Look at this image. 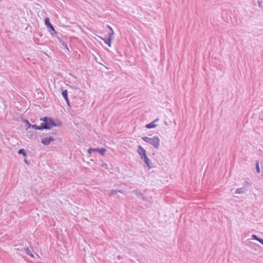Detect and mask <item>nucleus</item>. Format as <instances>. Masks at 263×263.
I'll return each instance as SVG.
<instances>
[{"label":"nucleus","instance_id":"obj_1","mask_svg":"<svg viewBox=\"0 0 263 263\" xmlns=\"http://www.w3.org/2000/svg\"><path fill=\"white\" fill-rule=\"evenodd\" d=\"M40 120L43 122L41 124L42 130L43 129L49 130L53 127L61 126L62 124L60 120H57L55 121L52 118L47 116L41 118Z\"/></svg>","mask_w":263,"mask_h":263},{"label":"nucleus","instance_id":"obj_2","mask_svg":"<svg viewBox=\"0 0 263 263\" xmlns=\"http://www.w3.org/2000/svg\"><path fill=\"white\" fill-rule=\"evenodd\" d=\"M137 153L140 156L141 160H144L145 164L148 167L149 169L153 168V166L150 164V160L148 159L146 155V152L141 145H139L138 147Z\"/></svg>","mask_w":263,"mask_h":263},{"label":"nucleus","instance_id":"obj_3","mask_svg":"<svg viewBox=\"0 0 263 263\" xmlns=\"http://www.w3.org/2000/svg\"><path fill=\"white\" fill-rule=\"evenodd\" d=\"M142 140L149 144L153 146V147L156 149H158L160 145V139L157 136H154L153 138H149L148 137H143Z\"/></svg>","mask_w":263,"mask_h":263},{"label":"nucleus","instance_id":"obj_4","mask_svg":"<svg viewBox=\"0 0 263 263\" xmlns=\"http://www.w3.org/2000/svg\"><path fill=\"white\" fill-rule=\"evenodd\" d=\"M114 31L112 30V32H110L108 34V37L105 36L104 37L99 36L108 46L111 47V42L114 38Z\"/></svg>","mask_w":263,"mask_h":263},{"label":"nucleus","instance_id":"obj_5","mask_svg":"<svg viewBox=\"0 0 263 263\" xmlns=\"http://www.w3.org/2000/svg\"><path fill=\"white\" fill-rule=\"evenodd\" d=\"M107 151V150L105 148H89L88 150V153L89 155H91V154L92 152H98L101 155L104 156L105 152Z\"/></svg>","mask_w":263,"mask_h":263},{"label":"nucleus","instance_id":"obj_6","mask_svg":"<svg viewBox=\"0 0 263 263\" xmlns=\"http://www.w3.org/2000/svg\"><path fill=\"white\" fill-rule=\"evenodd\" d=\"M41 143L44 145H48L51 142H53L55 140V139L53 137V136H49L46 137H41Z\"/></svg>","mask_w":263,"mask_h":263},{"label":"nucleus","instance_id":"obj_7","mask_svg":"<svg viewBox=\"0 0 263 263\" xmlns=\"http://www.w3.org/2000/svg\"><path fill=\"white\" fill-rule=\"evenodd\" d=\"M45 25L48 27L49 32L53 31V34H55V30L53 26L50 23L49 17H46L44 20Z\"/></svg>","mask_w":263,"mask_h":263},{"label":"nucleus","instance_id":"obj_8","mask_svg":"<svg viewBox=\"0 0 263 263\" xmlns=\"http://www.w3.org/2000/svg\"><path fill=\"white\" fill-rule=\"evenodd\" d=\"M159 121V119L157 118L155 120H154L153 122L151 123L147 124L145 125V127L146 128L151 129L153 128L156 127V125L155 124V123L158 122Z\"/></svg>","mask_w":263,"mask_h":263},{"label":"nucleus","instance_id":"obj_9","mask_svg":"<svg viewBox=\"0 0 263 263\" xmlns=\"http://www.w3.org/2000/svg\"><path fill=\"white\" fill-rule=\"evenodd\" d=\"M45 136H46L47 137L49 136H57V132L56 130H53L52 132H49V133H43L42 135L40 136V137H43Z\"/></svg>","mask_w":263,"mask_h":263},{"label":"nucleus","instance_id":"obj_10","mask_svg":"<svg viewBox=\"0 0 263 263\" xmlns=\"http://www.w3.org/2000/svg\"><path fill=\"white\" fill-rule=\"evenodd\" d=\"M247 246H248L250 249H254L255 250H257V247H259V245L257 244L254 243L251 241H249L247 244Z\"/></svg>","mask_w":263,"mask_h":263},{"label":"nucleus","instance_id":"obj_11","mask_svg":"<svg viewBox=\"0 0 263 263\" xmlns=\"http://www.w3.org/2000/svg\"><path fill=\"white\" fill-rule=\"evenodd\" d=\"M248 191V190L247 189V188L245 187H240V188H238L235 191V193L236 194H244L247 191Z\"/></svg>","mask_w":263,"mask_h":263},{"label":"nucleus","instance_id":"obj_12","mask_svg":"<svg viewBox=\"0 0 263 263\" xmlns=\"http://www.w3.org/2000/svg\"><path fill=\"white\" fill-rule=\"evenodd\" d=\"M33 251V249L32 248H25V252L29 256H30V257H33V254L32 253V251Z\"/></svg>","mask_w":263,"mask_h":263},{"label":"nucleus","instance_id":"obj_13","mask_svg":"<svg viewBox=\"0 0 263 263\" xmlns=\"http://www.w3.org/2000/svg\"><path fill=\"white\" fill-rule=\"evenodd\" d=\"M118 193H123V191L111 190L109 194V196H114V195L117 194Z\"/></svg>","mask_w":263,"mask_h":263},{"label":"nucleus","instance_id":"obj_14","mask_svg":"<svg viewBox=\"0 0 263 263\" xmlns=\"http://www.w3.org/2000/svg\"><path fill=\"white\" fill-rule=\"evenodd\" d=\"M17 153L20 155H22L24 157H26L27 156V154L26 153V151H25V149L24 148H21V149H20L18 152H17Z\"/></svg>","mask_w":263,"mask_h":263},{"label":"nucleus","instance_id":"obj_15","mask_svg":"<svg viewBox=\"0 0 263 263\" xmlns=\"http://www.w3.org/2000/svg\"><path fill=\"white\" fill-rule=\"evenodd\" d=\"M22 122L26 124L25 127L26 130L31 127V124L30 123L27 119H23Z\"/></svg>","mask_w":263,"mask_h":263},{"label":"nucleus","instance_id":"obj_16","mask_svg":"<svg viewBox=\"0 0 263 263\" xmlns=\"http://www.w3.org/2000/svg\"><path fill=\"white\" fill-rule=\"evenodd\" d=\"M31 127H32L33 129L42 130L41 125H37L36 124H31Z\"/></svg>","mask_w":263,"mask_h":263},{"label":"nucleus","instance_id":"obj_17","mask_svg":"<svg viewBox=\"0 0 263 263\" xmlns=\"http://www.w3.org/2000/svg\"><path fill=\"white\" fill-rule=\"evenodd\" d=\"M256 170L257 173H259L260 172V170L259 168V161L257 160L256 161Z\"/></svg>","mask_w":263,"mask_h":263},{"label":"nucleus","instance_id":"obj_18","mask_svg":"<svg viewBox=\"0 0 263 263\" xmlns=\"http://www.w3.org/2000/svg\"><path fill=\"white\" fill-rule=\"evenodd\" d=\"M62 95L63 96V97L64 98V99H66L67 98H68V93H67V90H62Z\"/></svg>","mask_w":263,"mask_h":263},{"label":"nucleus","instance_id":"obj_19","mask_svg":"<svg viewBox=\"0 0 263 263\" xmlns=\"http://www.w3.org/2000/svg\"><path fill=\"white\" fill-rule=\"evenodd\" d=\"M133 192L139 197H142L143 196V194L141 192L138 191V190H134Z\"/></svg>","mask_w":263,"mask_h":263},{"label":"nucleus","instance_id":"obj_20","mask_svg":"<svg viewBox=\"0 0 263 263\" xmlns=\"http://www.w3.org/2000/svg\"><path fill=\"white\" fill-rule=\"evenodd\" d=\"M251 185V183L248 181V180H246L244 183H243V186L245 187H247L248 186H249Z\"/></svg>","mask_w":263,"mask_h":263},{"label":"nucleus","instance_id":"obj_21","mask_svg":"<svg viewBox=\"0 0 263 263\" xmlns=\"http://www.w3.org/2000/svg\"><path fill=\"white\" fill-rule=\"evenodd\" d=\"M252 239H254V240H256L257 241L259 239V237L255 234H252V236H251Z\"/></svg>","mask_w":263,"mask_h":263},{"label":"nucleus","instance_id":"obj_22","mask_svg":"<svg viewBox=\"0 0 263 263\" xmlns=\"http://www.w3.org/2000/svg\"><path fill=\"white\" fill-rule=\"evenodd\" d=\"M258 6L259 7H263V0H259L258 1Z\"/></svg>","mask_w":263,"mask_h":263},{"label":"nucleus","instance_id":"obj_23","mask_svg":"<svg viewBox=\"0 0 263 263\" xmlns=\"http://www.w3.org/2000/svg\"><path fill=\"white\" fill-rule=\"evenodd\" d=\"M51 34V35L53 36V37H57V36H58V33L57 32V31H55V34H53V31H52L51 32H50Z\"/></svg>","mask_w":263,"mask_h":263},{"label":"nucleus","instance_id":"obj_24","mask_svg":"<svg viewBox=\"0 0 263 263\" xmlns=\"http://www.w3.org/2000/svg\"><path fill=\"white\" fill-rule=\"evenodd\" d=\"M62 44V45L64 46L65 48H66L67 49H68V47H67V43L64 42V41H62V43H61Z\"/></svg>","mask_w":263,"mask_h":263},{"label":"nucleus","instance_id":"obj_25","mask_svg":"<svg viewBox=\"0 0 263 263\" xmlns=\"http://www.w3.org/2000/svg\"><path fill=\"white\" fill-rule=\"evenodd\" d=\"M58 40L59 41V42L61 43H62V42L63 41V40L62 39V38L61 37V36H57V37H56Z\"/></svg>","mask_w":263,"mask_h":263},{"label":"nucleus","instance_id":"obj_26","mask_svg":"<svg viewBox=\"0 0 263 263\" xmlns=\"http://www.w3.org/2000/svg\"><path fill=\"white\" fill-rule=\"evenodd\" d=\"M66 102V103H67V105L69 106H70V102H69V100L68 99V97L65 99Z\"/></svg>","mask_w":263,"mask_h":263},{"label":"nucleus","instance_id":"obj_27","mask_svg":"<svg viewBox=\"0 0 263 263\" xmlns=\"http://www.w3.org/2000/svg\"><path fill=\"white\" fill-rule=\"evenodd\" d=\"M260 165H261V173L263 175V161H261Z\"/></svg>","mask_w":263,"mask_h":263},{"label":"nucleus","instance_id":"obj_28","mask_svg":"<svg viewBox=\"0 0 263 263\" xmlns=\"http://www.w3.org/2000/svg\"><path fill=\"white\" fill-rule=\"evenodd\" d=\"M258 241L261 244L263 245V239L259 238Z\"/></svg>","mask_w":263,"mask_h":263},{"label":"nucleus","instance_id":"obj_29","mask_svg":"<svg viewBox=\"0 0 263 263\" xmlns=\"http://www.w3.org/2000/svg\"><path fill=\"white\" fill-rule=\"evenodd\" d=\"M24 162L27 164H29V162L26 159L24 160Z\"/></svg>","mask_w":263,"mask_h":263},{"label":"nucleus","instance_id":"obj_30","mask_svg":"<svg viewBox=\"0 0 263 263\" xmlns=\"http://www.w3.org/2000/svg\"><path fill=\"white\" fill-rule=\"evenodd\" d=\"M143 200H146L147 197H143V196L141 197Z\"/></svg>","mask_w":263,"mask_h":263},{"label":"nucleus","instance_id":"obj_31","mask_svg":"<svg viewBox=\"0 0 263 263\" xmlns=\"http://www.w3.org/2000/svg\"><path fill=\"white\" fill-rule=\"evenodd\" d=\"M107 26H108V28L110 30V31H111L110 32H112V30H113L112 28L110 26H109V25H108Z\"/></svg>","mask_w":263,"mask_h":263},{"label":"nucleus","instance_id":"obj_32","mask_svg":"<svg viewBox=\"0 0 263 263\" xmlns=\"http://www.w3.org/2000/svg\"><path fill=\"white\" fill-rule=\"evenodd\" d=\"M32 137H33V135H29V136H28V137H29L30 139L32 138Z\"/></svg>","mask_w":263,"mask_h":263}]
</instances>
